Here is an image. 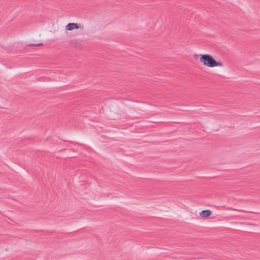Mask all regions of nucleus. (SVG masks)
<instances>
[{
    "label": "nucleus",
    "instance_id": "1",
    "mask_svg": "<svg viewBox=\"0 0 260 260\" xmlns=\"http://www.w3.org/2000/svg\"><path fill=\"white\" fill-rule=\"evenodd\" d=\"M200 60L204 66L210 68L223 66L222 62L217 61L212 55L208 54H201Z\"/></svg>",
    "mask_w": 260,
    "mask_h": 260
},
{
    "label": "nucleus",
    "instance_id": "2",
    "mask_svg": "<svg viewBox=\"0 0 260 260\" xmlns=\"http://www.w3.org/2000/svg\"><path fill=\"white\" fill-rule=\"evenodd\" d=\"M212 214L210 210H204L200 213V215L203 218H207L211 216Z\"/></svg>",
    "mask_w": 260,
    "mask_h": 260
},
{
    "label": "nucleus",
    "instance_id": "5",
    "mask_svg": "<svg viewBox=\"0 0 260 260\" xmlns=\"http://www.w3.org/2000/svg\"><path fill=\"white\" fill-rule=\"evenodd\" d=\"M69 142H70V143H72V144H74L75 145V144H78V143H74V142H72V141H70Z\"/></svg>",
    "mask_w": 260,
    "mask_h": 260
},
{
    "label": "nucleus",
    "instance_id": "4",
    "mask_svg": "<svg viewBox=\"0 0 260 260\" xmlns=\"http://www.w3.org/2000/svg\"><path fill=\"white\" fill-rule=\"evenodd\" d=\"M43 45V43L29 44L28 46L36 47V46H42Z\"/></svg>",
    "mask_w": 260,
    "mask_h": 260
},
{
    "label": "nucleus",
    "instance_id": "3",
    "mask_svg": "<svg viewBox=\"0 0 260 260\" xmlns=\"http://www.w3.org/2000/svg\"><path fill=\"white\" fill-rule=\"evenodd\" d=\"M79 26L78 24L75 23H69L66 25V29L68 30H72L74 29H78Z\"/></svg>",
    "mask_w": 260,
    "mask_h": 260
},
{
    "label": "nucleus",
    "instance_id": "6",
    "mask_svg": "<svg viewBox=\"0 0 260 260\" xmlns=\"http://www.w3.org/2000/svg\"><path fill=\"white\" fill-rule=\"evenodd\" d=\"M194 58H196V59H198V57L199 56L197 55V54H195L194 56Z\"/></svg>",
    "mask_w": 260,
    "mask_h": 260
}]
</instances>
